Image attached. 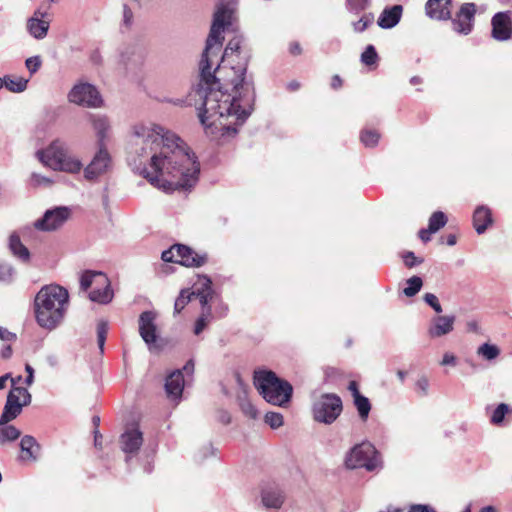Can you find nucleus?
<instances>
[{
  "label": "nucleus",
  "instance_id": "16",
  "mask_svg": "<svg viewBox=\"0 0 512 512\" xmlns=\"http://www.w3.org/2000/svg\"><path fill=\"white\" fill-rule=\"evenodd\" d=\"M452 0H428L425 5L426 14L434 20L451 19Z\"/></svg>",
  "mask_w": 512,
  "mask_h": 512
},
{
  "label": "nucleus",
  "instance_id": "57",
  "mask_svg": "<svg viewBox=\"0 0 512 512\" xmlns=\"http://www.w3.org/2000/svg\"><path fill=\"white\" fill-rule=\"evenodd\" d=\"M25 370H26V372L28 373V376H27V378H26L25 382H26V384H27V385H31V384H32V382H33V373H34V370H33V368H32L29 364H26V366H25Z\"/></svg>",
  "mask_w": 512,
  "mask_h": 512
},
{
  "label": "nucleus",
  "instance_id": "50",
  "mask_svg": "<svg viewBox=\"0 0 512 512\" xmlns=\"http://www.w3.org/2000/svg\"><path fill=\"white\" fill-rule=\"evenodd\" d=\"M393 512H404L402 509H396ZM408 512H435L424 505H413Z\"/></svg>",
  "mask_w": 512,
  "mask_h": 512
},
{
  "label": "nucleus",
  "instance_id": "48",
  "mask_svg": "<svg viewBox=\"0 0 512 512\" xmlns=\"http://www.w3.org/2000/svg\"><path fill=\"white\" fill-rule=\"evenodd\" d=\"M215 294H203V293H198V294H195L194 296H196L198 299H199V302L202 306V310L206 309L207 307H210L208 305V303L213 299Z\"/></svg>",
  "mask_w": 512,
  "mask_h": 512
},
{
  "label": "nucleus",
  "instance_id": "33",
  "mask_svg": "<svg viewBox=\"0 0 512 512\" xmlns=\"http://www.w3.org/2000/svg\"><path fill=\"white\" fill-rule=\"evenodd\" d=\"M193 296H194V293H192L190 291V289H182L180 291L179 296L175 300L174 313L179 314L186 307V305L191 301Z\"/></svg>",
  "mask_w": 512,
  "mask_h": 512
},
{
  "label": "nucleus",
  "instance_id": "59",
  "mask_svg": "<svg viewBox=\"0 0 512 512\" xmlns=\"http://www.w3.org/2000/svg\"><path fill=\"white\" fill-rule=\"evenodd\" d=\"M183 370L187 373V374H191L193 373L194 371V361L193 360H189L183 367Z\"/></svg>",
  "mask_w": 512,
  "mask_h": 512
},
{
  "label": "nucleus",
  "instance_id": "10",
  "mask_svg": "<svg viewBox=\"0 0 512 512\" xmlns=\"http://www.w3.org/2000/svg\"><path fill=\"white\" fill-rule=\"evenodd\" d=\"M69 100L72 103L86 107H100L102 104V98L98 90L88 83L74 86L69 93Z\"/></svg>",
  "mask_w": 512,
  "mask_h": 512
},
{
  "label": "nucleus",
  "instance_id": "42",
  "mask_svg": "<svg viewBox=\"0 0 512 512\" xmlns=\"http://www.w3.org/2000/svg\"><path fill=\"white\" fill-rule=\"evenodd\" d=\"M374 22V15L372 13L364 14L358 21L353 23L355 32H363Z\"/></svg>",
  "mask_w": 512,
  "mask_h": 512
},
{
  "label": "nucleus",
  "instance_id": "58",
  "mask_svg": "<svg viewBox=\"0 0 512 512\" xmlns=\"http://www.w3.org/2000/svg\"><path fill=\"white\" fill-rule=\"evenodd\" d=\"M1 355L4 359H8L11 357L12 355V348L10 345H7L3 348L2 352H1Z\"/></svg>",
  "mask_w": 512,
  "mask_h": 512
},
{
  "label": "nucleus",
  "instance_id": "35",
  "mask_svg": "<svg viewBox=\"0 0 512 512\" xmlns=\"http://www.w3.org/2000/svg\"><path fill=\"white\" fill-rule=\"evenodd\" d=\"M407 287L404 288L403 293L407 297L415 296L421 289L423 281L419 276H412L407 280Z\"/></svg>",
  "mask_w": 512,
  "mask_h": 512
},
{
  "label": "nucleus",
  "instance_id": "14",
  "mask_svg": "<svg viewBox=\"0 0 512 512\" xmlns=\"http://www.w3.org/2000/svg\"><path fill=\"white\" fill-rule=\"evenodd\" d=\"M70 211L66 207H57L45 212L44 216L35 222L38 230L51 231L62 226L69 218Z\"/></svg>",
  "mask_w": 512,
  "mask_h": 512
},
{
  "label": "nucleus",
  "instance_id": "46",
  "mask_svg": "<svg viewBox=\"0 0 512 512\" xmlns=\"http://www.w3.org/2000/svg\"><path fill=\"white\" fill-rule=\"evenodd\" d=\"M41 64L42 62L39 56L30 57L25 61V65L31 74L37 72L41 67Z\"/></svg>",
  "mask_w": 512,
  "mask_h": 512
},
{
  "label": "nucleus",
  "instance_id": "1",
  "mask_svg": "<svg viewBox=\"0 0 512 512\" xmlns=\"http://www.w3.org/2000/svg\"><path fill=\"white\" fill-rule=\"evenodd\" d=\"M232 11L225 3H220L214 13L213 22L206 46L200 61V83L197 90L202 99L198 107V117L206 128L215 127L223 134H236L253 109L255 99L253 87L245 81L248 59L240 57L242 38L239 36L229 40L222 62L240 60L237 66L226 67L220 64L212 72L213 58H217L224 37L222 31L231 24Z\"/></svg>",
  "mask_w": 512,
  "mask_h": 512
},
{
  "label": "nucleus",
  "instance_id": "31",
  "mask_svg": "<svg viewBox=\"0 0 512 512\" xmlns=\"http://www.w3.org/2000/svg\"><path fill=\"white\" fill-rule=\"evenodd\" d=\"M354 405L359 413L360 418L363 421H366L371 410V404L369 399L363 395L357 396L354 399Z\"/></svg>",
  "mask_w": 512,
  "mask_h": 512
},
{
  "label": "nucleus",
  "instance_id": "37",
  "mask_svg": "<svg viewBox=\"0 0 512 512\" xmlns=\"http://www.w3.org/2000/svg\"><path fill=\"white\" fill-rule=\"evenodd\" d=\"M379 57L376 52V49L373 45H368L364 52L361 54V61L363 64L367 66L375 65L378 61Z\"/></svg>",
  "mask_w": 512,
  "mask_h": 512
},
{
  "label": "nucleus",
  "instance_id": "39",
  "mask_svg": "<svg viewBox=\"0 0 512 512\" xmlns=\"http://www.w3.org/2000/svg\"><path fill=\"white\" fill-rule=\"evenodd\" d=\"M93 128L97 131L99 137V145L104 143V139L106 137V131L109 128L108 122L105 118H96L92 121Z\"/></svg>",
  "mask_w": 512,
  "mask_h": 512
},
{
  "label": "nucleus",
  "instance_id": "54",
  "mask_svg": "<svg viewBox=\"0 0 512 512\" xmlns=\"http://www.w3.org/2000/svg\"><path fill=\"white\" fill-rule=\"evenodd\" d=\"M348 390L351 392L353 399H355L357 396H361V393L359 392L358 384L356 381L349 382Z\"/></svg>",
  "mask_w": 512,
  "mask_h": 512
},
{
  "label": "nucleus",
  "instance_id": "15",
  "mask_svg": "<svg viewBox=\"0 0 512 512\" xmlns=\"http://www.w3.org/2000/svg\"><path fill=\"white\" fill-rule=\"evenodd\" d=\"M491 35L497 41H507L512 37L511 11L496 13L491 19Z\"/></svg>",
  "mask_w": 512,
  "mask_h": 512
},
{
  "label": "nucleus",
  "instance_id": "52",
  "mask_svg": "<svg viewBox=\"0 0 512 512\" xmlns=\"http://www.w3.org/2000/svg\"><path fill=\"white\" fill-rule=\"evenodd\" d=\"M434 234L432 231H430L429 228H423L418 232L419 238L424 242H428L431 240V235Z\"/></svg>",
  "mask_w": 512,
  "mask_h": 512
},
{
  "label": "nucleus",
  "instance_id": "3",
  "mask_svg": "<svg viewBox=\"0 0 512 512\" xmlns=\"http://www.w3.org/2000/svg\"><path fill=\"white\" fill-rule=\"evenodd\" d=\"M68 304V292L59 285H47L40 289L34 299V313L39 326L52 330L64 318Z\"/></svg>",
  "mask_w": 512,
  "mask_h": 512
},
{
  "label": "nucleus",
  "instance_id": "38",
  "mask_svg": "<svg viewBox=\"0 0 512 512\" xmlns=\"http://www.w3.org/2000/svg\"><path fill=\"white\" fill-rule=\"evenodd\" d=\"M510 411L509 406L505 403L499 404L496 409L493 411L491 416V423L493 425H501L505 415Z\"/></svg>",
  "mask_w": 512,
  "mask_h": 512
},
{
  "label": "nucleus",
  "instance_id": "28",
  "mask_svg": "<svg viewBox=\"0 0 512 512\" xmlns=\"http://www.w3.org/2000/svg\"><path fill=\"white\" fill-rule=\"evenodd\" d=\"M380 137V133L375 129H363L360 133V141L365 147H375Z\"/></svg>",
  "mask_w": 512,
  "mask_h": 512
},
{
  "label": "nucleus",
  "instance_id": "20",
  "mask_svg": "<svg viewBox=\"0 0 512 512\" xmlns=\"http://www.w3.org/2000/svg\"><path fill=\"white\" fill-rule=\"evenodd\" d=\"M472 221L475 231L483 234L494 222L491 209L487 206H478L474 210Z\"/></svg>",
  "mask_w": 512,
  "mask_h": 512
},
{
  "label": "nucleus",
  "instance_id": "53",
  "mask_svg": "<svg viewBox=\"0 0 512 512\" xmlns=\"http://www.w3.org/2000/svg\"><path fill=\"white\" fill-rule=\"evenodd\" d=\"M289 52L293 56H298L302 53V48L298 42H292L289 44Z\"/></svg>",
  "mask_w": 512,
  "mask_h": 512
},
{
  "label": "nucleus",
  "instance_id": "4",
  "mask_svg": "<svg viewBox=\"0 0 512 512\" xmlns=\"http://www.w3.org/2000/svg\"><path fill=\"white\" fill-rule=\"evenodd\" d=\"M254 385L268 403L278 406L288 403L293 392L292 385L273 371H255Z\"/></svg>",
  "mask_w": 512,
  "mask_h": 512
},
{
  "label": "nucleus",
  "instance_id": "2",
  "mask_svg": "<svg viewBox=\"0 0 512 512\" xmlns=\"http://www.w3.org/2000/svg\"><path fill=\"white\" fill-rule=\"evenodd\" d=\"M134 145H149L150 151L161 147L158 154L152 155L149 167L142 170V175L152 185L164 189H187L196 183L200 164L175 133L156 124L136 125Z\"/></svg>",
  "mask_w": 512,
  "mask_h": 512
},
{
  "label": "nucleus",
  "instance_id": "51",
  "mask_svg": "<svg viewBox=\"0 0 512 512\" xmlns=\"http://www.w3.org/2000/svg\"><path fill=\"white\" fill-rule=\"evenodd\" d=\"M123 16L125 25L130 26L133 19V12L127 5H124Z\"/></svg>",
  "mask_w": 512,
  "mask_h": 512
},
{
  "label": "nucleus",
  "instance_id": "25",
  "mask_svg": "<svg viewBox=\"0 0 512 512\" xmlns=\"http://www.w3.org/2000/svg\"><path fill=\"white\" fill-rule=\"evenodd\" d=\"M21 457L23 460L35 461L41 450V446L32 436L25 435L20 442Z\"/></svg>",
  "mask_w": 512,
  "mask_h": 512
},
{
  "label": "nucleus",
  "instance_id": "9",
  "mask_svg": "<svg viewBox=\"0 0 512 512\" xmlns=\"http://www.w3.org/2000/svg\"><path fill=\"white\" fill-rule=\"evenodd\" d=\"M343 409L341 398L334 393H326L313 405V417L317 422L331 424L341 414Z\"/></svg>",
  "mask_w": 512,
  "mask_h": 512
},
{
  "label": "nucleus",
  "instance_id": "45",
  "mask_svg": "<svg viewBox=\"0 0 512 512\" xmlns=\"http://www.w3.org/2000/svg\"><path fill=\"white\" fill-rule=\"evenodd\" d=\"M424 301L429 306H431L436 313H441L442 312V307H441V305L439 303V300H438L436 295H434L432 293H426L424 295Z\"/></svg>",
  "mask_w": 512,
  "mask_h": 512
},
{
  "label": "nucleus",
  "instance_id": "13",
  "mask_svg": "<svg viewBox=\"0 0 512 512\" xmlns=\"http://www.w3.org/2000/svg\"><path fill=\"white\" fill-rule=\"evenodd\" d=\"M111 164V157L105 148L104 143L99 145V150L93 157L92 161L84 170L85 178L94 180L105 173Z\"/></svg>",
  "mask_w": 512,
  "mask_h": 512
},
{
  "label": "nucleus",
  "instance_id": "61",
  "mask_svg": "<svg viewBox=\"0 0 512 512\" xmlns=\"http://www.w3.org/2000/svg\"><path fill=\"white\" fill-rule=\"evenodd\" d=\"M457 242V237L455 234H449L446 236V244L449 246L455 245Z\"/></svg>",
  "mask_w": 512,
  "mask_h": 512
},
{
  "label": "nucleus",
  "instance_id": "43",
  "mask_svg": "<svg viewBox=\"0 0 512 512\" xmlns=\"http://www.w3.org/2000/svg\"><path fill=\"white\" fill-rule=\"evenodd\" d=\"M265 423L272 429H277L283 425V416L280 413L268 412L265 415Z\"/></svg>",
  "mask_w": 512,
  "mask_h": 512
},
{
  "label": "nucleus",
  "instance_id": "27",
  "mask_svg": "<svg viewBox=\"0 0 512 512\" xmlns=\"http://www.w3.org/2000/svg\"><path fill=\"white\" fill-rule=\"evenodd\" d=\"M21 432L13 425H0V445L19 438Z\"/></svg>",
  "mask_w": 512,
  "mask_h": 512
},
{
  "label": "nucleus",
  "instance_id": "17",
  "mask_svg": "<svg viewBox=\"0 0 512 512\" xmlns=\"http://www.w3.org/2000/svg\"><path fill=\"white\" fill-rule=\"evenodd\" d=\"M95 288L89 293V298L93 302L107 304L113 298V291L110 287V281L105 274H99Z\"/></svg>",
  "mask_w": 512,
  "mask_h": 512
},
{
  "label": "nucleus",
  "instance_id": "24",
  "mask_svg": "<svg viewBox=\"0 0 512 512\" xmlns=\"http://www.w3.org/2000/svg\"><path fill=\"white\" fill-rule=\"evenodd\" d=\"M39 16L43 17L44 14L37 11L34 16L31 17L27 22V28L29 33L36 39H42L47 35L49 29V22L42 20Z\"/></svg>",
  "mask_w": 512,
  "mask_h": 512
},
{
  "label": "nucleus",
  "instance_id": "22",
  "mask_svg": "<svg viewBox=\"0 0 512 512\" xmlns=\"http://www.w3.org/2000/svg\"><path fill=\"white\" fill-rule=\"evenodd\" d=\"M262 503L266 508L279 509L284 503L285 495L277 486H267L261 492Z\"/></svg>",
  "mask_w": 512,
  "mask_h": 512
},
{
  "label": "nucleus",
  "instance_id": "18",
  "mask_svg": "<svg viewBox=\"0 0 512 512\" xmlns=\"http://www.w3.org/2000/svg\"><path fill=\"white\" fill-rule=\"evenodd\" d=\"M155 315L150 311L141 313L139 318V333L148 344H154L157 340V329L154 323Z\"/></svg>",
  "mask_w": 512,
  "mask_h": 512
},
{
  "label": "nucleus",
  "instance_id": "26",
  "mask_svg": "<svg viewBox=\"0 0 512 512\" xmlns=\"http://www.w3.org/2000/svg\"><path fill=\"white\" fill-rule=\"evenodd\" d=\"M9 246L11 251L15 256L18 258L26 261L29 259V251L28 249L22 244L20 237L18 235H11L9 238Z\"/></svg>",
  "mask_w": 512,
  "mask_h": 512
},
{
  "label": "nucleus",
  "instance_id": "34",
  "mask_svg": "<svg viewBox=\"0 0 512 512\" xmlns=\"http://www.w3.org/2000/svg\"><path fill=\"white\" fill-rule=\"evenodd\" d=\"M212 318V310L211 307H207L206 309L202 310L201 315L196 320L195 327H194V333L196 335H199L208 325Z\"/></svg>",
  "mask_w": 512,
  "mask_h": 512
},
{
  "label": "nucleus",
  "instance_id": "32",
  "mask_svg": "<svg viewBox=\"0 0 512 512\" xmlns=\"http://www.w3.org/2000/svg\"><path fill=\"white\" fill-rule=\"evenodd\" d=\"M3 80H4V86L11 92L20 93V92H23L27 88L28 81L21 77L15 78V79L5 77V78H3Z\"/></svg>",
  "mask_w": 512,
  "mask_h": 512
},
{
  "label": "nucleus",
  "instance_id": "21",
  "mask_svg": "<svg viewBox=\"0 0 512 512\" xmlns=\"http://www.w3.org/2000/svg\"><path fill=\"white\" fill-rule=\"evenodd\" d=\"M184 388V377L181 370L170 373L165 382V391L169 398L178 399L181 397Z\"/></svg>",
  "mask_w": 512,
  "mask_h": 512
},
{
  "label": "nucleus",
  "instance_id": "19",
  "mask_svg": "<svg viewBox=\"0 0 512 512\" xmlns=\"http://www.w3.org/2000/svg\"><path fill=\"white\" fill-rule=\"evenodd\" d=\"M455 322L454 316H436L432 319L428 334L432 338H438L450 333Z\"/></svg>",
  "mask_w": 512,
  "mask_h": 512
},
{
  "label": "nucleus",
  "instance_id": "40",
  "mask_svg": "<svg viewBox=\"0 0 512 512\" xmlns=\"http://www.w3.org/2000/svg\"><path fill=\"white\" fill-rule=\"evenodd\" d=\"M478 354L482 355L487 360H492L498 357L500 354V350L495 345H490L488 343H484L478 348Z\"/></svg>",
  "mask_w": 512,
  "mask_h": 512
},
{
  "label": "nucleus",
  "instance_id": "11",
  "mask_svg": "<svg viewBox=\"0 0 512 512\" xmlns=\"http://www.w3.org/2000/svg\"><path fill=\"white\" fill-rule=\"evenodd\" d=\"M143 433L138 426H130L119 437L120 449L126 454V459L138 454L143 445Z\"/></svg>",
  "mask_w": 512,
  "mask_h": 512
},
{
  "label": "nucleus",
  "instance_id": "44",
  "mask_svg": "<svg viewBox=\"0 0 512 512\" xmlns=\"http://www.w3.org/2000/svg\"><path fill=\"white\" fill-rule=\"evenodd\" d=\"M369 5V0H347V8L351 12L359 13Z\"/></svg>",
  "mask_w": 512,
  "mask_h": 512
},
{
  "label": "nucleus",
  "instance_id": "56",
  "mask_svg": "<svg viewBox=\"0 0 512 512\" xmlns=\"http://www.w3.org/2000/svg\"><path fill=\"white\" fill-rule=\"evenodd\" d=\"M455 356L449 353L444 354L443 359L441 361V365H448V364H454L455 363Z\"/></svg>",
  "mask_w": 512,
  "mask_h": 512
},
{
  "label": "nucleus",
  "instance_id": "6",
  "mask_svg": "<svg viewBox=\"0 0 512 512\" xmlns=\"http://www.w3.org/2000/svg\"><path fill=\"white\" fill-rule=\"evenodd\" d=\"M164 262L177 263L188 268H198L208 261L207 253H198L184 244H174L162 252Z\"/></svg>",
  "mask_w": 512,
  "mask_h": 512
},
{
  "label": "nucleus",
  "instance_id": "41",
  "mask_svg": "<svg viewBox=\"0 0 512 512\" xmlns=\"http://www.w3.org/2000/svg\"><path fill=\"white\" fill-rule=\"evenodd\" d=\"M99 274H102V273L101 272H94V271H86V272H84L82 274L81 280H80L81 289L86 291L93 284L96 285Z\"/></svg>",
  "mask_w": 512,
  "mask_h": 512
},
{
  "label": "nucleus",
  "instance_id": "49",
  "mask_svg": "<svg viewBox=\"0 0 512 512\" xmlns=\"http://www.w3.org/2000/svg\"><path fill=\"white\" fill-rule=\"evenodd\" d=\"M0 339L7 342H12L16 340V335L11 333L6 328L0 326Z\"/></svg>",
  "mask_w": 512,
  "mask_h": 512
},
{
  "label": "nucleus",
  "instance_id": "47",
  "mask_svg": "<svg viewBox=\"0 0 512 512\" xmlns=\"http://www.w3.org/2000/svg\"><path fill=\"white\" fill-rule=\"evenodd\" d=\"M403 260H404V264L408 267V268H412L413 266H415L416 264H420L423 262L422 259L418 260L417 257L415 256V254L411 251L409 252H406L404 255H403Z\"/></svg>",
  "mask_w": 512,
  "mask_h": 512
},
{
  "label": "nucleus",
  "instance_id": "30",
  "mask_svg": "<svg viewBox=\"0 0 512 512\" xmlns=\"http://www.w3.org/2000/svg\"><path fill=\"white\" fill-rule=\"evenodd\" d=\"M447 221L448 219L442 211H436L429 218L428 228L436 233L446 225Z\"/></svg>",
  "mask_w": 512,
  "mask_h": 512
},
{
  "label": "nucleus",
  "instance_id": "8",
  "mask_svg": "<svg viewBox=\"0 0 512 512\" xmlns=\"http://www.w3.org/2000/svg\"><path fill=\"white\" fill-rule=\"evenodd\" d=\"M345 464L350 469L365 468L373 471L380 465V456L371 443L363 442L352 448Z\"/></svg>",
  "mask_w": 512,
  "mask_h": 512
},
{
  "label": "nucleus",
  "instance_id": "60",
  "mask_svg": "<svg viewBox=\"0 0 512 512\" xmlns=\"http://www.w3.org/2000/svg\"><path fill=\"white\" fill-rule=\"evenodd\" d=\"M417 385H418V386H419V387H420L424 392H426V390H427V388H428L429 383H428V380H427L426 378H424V377H423V378H421V379H419V380H418Z\"/></svg>",
  "mask_w": 512,
  "mask_h": 512
},
{
  "label": "nucleus",
  "instance_id": "62",
  "mask_svg": "<svg viewBox=\"0 0 512 512\" xmlns=\"http://www.w3.org/2000/svg\"><path fill=\"white\" fill-rule=\"evenodd\" d=\"M10 378V374H5L0 377V390L5 388L7 380Z\"/></svg>",
  "mask_w": 512,
  "mask_h": 512
},
{
  "label": "nucleus",
  "instance_id": "64",
  "mask_svg": "<svg viewBox=\"0 0 512 512\" xmlns=\"http://www.w3.org/2000/svg\"><path fill=\"white\" fill-rule=\"evenodd\" d=\"M246 413L250 414L251 417H256V410L251 404L248 405Z\"/></svg>",
  "mask_w": 512,
  "mask_h": 512
},
{
  "label": "nucleus",
  "instance_id": "36",
  "mask_svg": "<svg viewBox=\"0 0 512 512\" xmlns=\"http://www.w3.org/2000/svg\"><path fill=\"white\" fill-rule=\"evenodd\" d=\"M97 333V344L100 349V353L104 351V345L108 335V323L106 321H99L96 327Z\"/></svg>",
  "mask_w": 512,
  "mask_h": 512
},
{
  "label": "nucleus",
  "instance_id": "7",
  "mask_svg": "<svg viewBox=\"0 0 512 512\" xmlns=\"http://www.w3.org/2000/svg\"><path fill=\"white\" fill-rule=\"evenodd\" d=\"M21 376L11 378L12 385L21 380ZM31 402V394L24 387H15L9 391L3 413L0 417V425L7 424L14 420L21 412L24 406Z\"/></svg>",
  "mask_w": 512,
  "mask_h": 512
},
{
  "label": "nucleus",
  "instance_id": "29",
  "mask_svg": "<svg viewBox=\"0 0 512 512\" xmlns=\"http://www.w3.org/2000/svg\"><path fill=\"white\" fill-rule=\"evenodd\" d=\"M191 292L194 293V295L198 293L215 294L212 288V281L206 275H201L198 277L197 282L194 284V290Z\"/></svg>",
  "mask_w": 512,
  "mask_h": 512
},
{
  "label": "nucleus",
  "instance_id": "12",
  "mask_svg": "<svg viewBox=\"0 0 512 512\" xmlns=\"http://www.w3.org/2000/svg\"><path fill=\"white\" fill-rule=\"evenodd\" d=\"M476 12L477 9L474 3L462 4L452 19L453 29L460 34L468 35L474 27Z\"/></svg>",
  "mask_w": 512,
  "mask_h": 512
},
{
  "label": "nucleus",
  "instance_id": "55",
  "mask_svg": "<svg viewBox=\"0 0 512 512\" xmlns=\"http://www.w3.org/2000/svg\"><path fill=\"white\" fill-rule=\"evenodd\" d=\"M343 85V80L339 75H334L331 79V87L335 90L341 88Z\"/></svg>",
  "mask_w": 512,
  "mask_h": 512
},
{
  "label": "nucleus",
  "instance_id": "5",
  "mask_svg": "<svg viewBox=\"0 0 512 512\" xmlns=\"http://www.w3.org/2000/svg\"><path fill=\"white\" fill-rule=\"evenodd\" d=\"M42 161L54 170L77 173L82 168V163L72 157L68 150L58 141L53 142L44 152Z\"/></svg>",
  "mask_w": 512,
  "mask_h": 512
},
{
  "label": "nucleus",
  "instance_id": "23",
  "mask_svg": "<svg viewBox=\"0 0 512 512\" xmlns=\"http://www.w3.org/2000/svg\"><path fill=\"white\" fill-rule=\"evenodd\" d=\"M402 11L401 5H394L391 8L384 9L378 18V25L384 29L396 26L401 19Z\"/></svg>",
  "mask_w": 512,
  "mask_h": 512
},
{
  "label": "nucleus",
  "instance_id": "63",
  "mask_svg": "<svg viewBox=\"0 0 512 512\" xmlns=\"http://www.w3.org/2000/svg\"><path fill=\"white\" fill-rule=\"evenodd\" d=\"M299 87H300V84L297 81H292L288 84V89L290 91H296L299 89Z\"/></svg>",
  "mask_w": 512,
  "mask_h": 512
}]
</instances>
